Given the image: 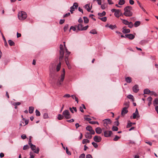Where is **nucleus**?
Listing matches in <instances>:
<instances>
[{"instance_id":"33","label":"nucleus","mask_w":158,"mask_h":158,"mask_svg":"<svg viewBox=\"0 0 158 158\" xmlns=\"http://www.w3.org/2000/svg\"><path fill=\"white\" fill-rule=\"evenodd\" d=\"M89 142L90 141L89 140L87 139H84L83 140L82 142V143L84 144L87 143H89Z\"/></svg>"},{"instance_id":"14","label":"nucleus","mask_w":158,"mask_h":158,"mask_svg":"<svg viewBox=\"0 0 158 158\" xmlns=\"http://www.w3.org/2000/svg\"><path fill=\"white\" fill-rule=\"evenodd\" d=\"M121 10H117L114 13L115 16L117 18H118L119 17V14L120 13L121 14V13H120Z\"/></svg>"},{"instance_id":"10","label":"nucleus","mask_w":158,"mask_h":158,"mask_svg":"<svg viewBox=\"0 0 158 158\" xmlns=\"http://www.w3.org/2000/svg\"><path fill=\"white\" fill-rule=\"evenodd\" d=\"M139 90L138 85H135L133 87V90L134 92L137 93Z\"/></svg>"},{"instance_id":"35","label":"nucleus","mask_w":158,"mask_h":158,"mask_svg":"<svg viewBox=\"0 0 158 158\" xmlns=\"http://www.w3.org/2000/svg\"><path fill=\"white\" fill-rule=\"evenodd\" d=\"M127 25H128V27L130 28H132L134 26V25L131 22H129V23Z\"/></svg>"},{"instance_id":"42","label":"nucleus","mask_w":158,"mask_h":158,"mask_svg":"<svg viewBox=\"0 0 158 158\" xmlns=\"http://www.w3.org/2000/svg\"><path fill=\"white\" fill-rule=\"evenodd\" d=\"M89 33L93 34H96L97 33L96 31L95 30H91Z\"/></svg>"},{"instance_id":"51","label":"nucleus","mask_w":158,"mask_h":158,"mask_svg":"<svg viewBox=\"0 0 158 158\" xmlns=\"http://www.w3.org/2000/svg\"><path fill=\"white\" fill-rule=\"evenodd\" d=\"M85 155L84 153L81 154L79 156V158H85Z\"/></svg>"},{"instance_id":"41","label":"nucleus","mask_w":158,"mask_h":158,"mask_svg":"<svg viewBox=\"0 0 158 158\" xmlns=\"http://www.w3.org/2000/svg\"><path fill=\"white\" fill-rule=\"evenodd\" d=\"M108 27L111 29L113 30L114 28H116V26L115 25H110V26H109Z\"/></svg>"},{"instance_id":"24","label":"nucleus","mask_w":158,"mask_h":158,"mask_svg":"<svg viewBox=\"0 0 158 158\" xmlns=\"http://www.w3.org/2000/svg\"><path fill=\"white\" fill-rule=\"evenodd\" d=\"M125 80L128 83H130L131 81V78L130 77H127L125 78Z\"/></svg>"},{"instance_id":"16","label":"nucleus","mask_w":158,"mask_h":158,"mask_svg":"<svg viewBox=\"0 0 158 158\" xmlns=\"http://www.w3.org/2000/svg\"><path fill=\"white\" fill-rule=\"evenodd\" d=\"M95 131L96 133L98 134H100L102 132V130L101 128L99 127H98L96 128Z\"/></svg>"},{"instance_id":"20","label":"nucleus","mask_w":158,"mask_h":158,"mask_svg":"<svg viewBox=\"0 0 158 158\" xmlns=\"http://www.w3.org/2000/svg\"><path fill=\"white\" fill-rule=\"evenodd\" d=\"M121 19L123 23L126 25H127L129 23V22L127 20L122 19Z\"/></svg>"},{"instance_id":"60","label":"nucleus","mask_w":158,"mask_h":158,"mask_svg":"<svg viewBox=\"0 0 158 158\" xmlns=\"http://www.w3.org/2000/svg\"><path fill=\"white\" fill-rule=\"evenodd\" d=\"M21 104V103L20 102H15L14 103V105L15 106H19Z\"/></svg>"},{"instance_id":"53","label":"nucleus","mask_w":158,"mask_h":158,"mask_svg":"<svg viewBox=\"0 0 158 158\" xmlns=\"http://www.w3.org/2000/svg\"><path fill=\"white\" fill-rule=\"evenodd\" d=\"M70 96H71L70 94H67L64 95L63 96V97L64 98H69L70 97Z\"/></svg>"},{"instance_id":"64","label":"nucleus","mask_w":158,"mask_h":158,"mask_svg":"<svg viewBox=\"0 0 158 158\" xmlns=\"http://www.w3.org/2000/svg\"><path fill=\"white\" fill-rule=\"evenodd\" d=\"M86 158H93L91 155L88 154L86 156Z\"/></svg>"},{"instance_id":"59","label":"nucleus","mask_w":158,"mask_h":158,"mask_svg":"<svg viewBox=\"0 0 158 158\" xmlns=\"http://www.w3.org/2000/svg\"><path fill=\"white\" fill-rule=\"evenodd\" d=\"M71 29H72L73 31H75L76 30V28L75 27H74L73 26H71L70 28V29L69 30L70 31Z\"/></svg>"},{"instance_id":"4","label":"nucleus","mask_w":158,"mask_h":158,"mask_svg":"<svg viewBox=\"0 0 158 158\" xmlns=\"http://www.w3.org/2000/svg\"><path fill=\"white\" fill-rule=\"evenodd\" d=\"M65 76V70L64 69H63V72L62 73L60 77H59L58 79L56 82V85L57 86H60L63 82L64 78Z\"/></svg>"},{"instance_id":"13","label":"nucleus","mask_w":158,"mask_h":158,"mask_svg":"<svg viewBox=\"0 0 158 158\" xmlns=\"http://www.w3.org/2000/svg\"><path fill=\"white\" fill-rule=\"evenodd\" d=\"M128 110H127V107H124L122 110L121 112V114L122 115H124L125 114L127 113L128 112Z\"/></svg>"},{"instance_id":"40","label":"nucleus","mask_w":158,"mask_h":158,"mask_svg":"<svg viewBox=\"0 0 158 158\" xmlns=\"http://www.w3.org/2000/svg\"><path fill=\"white\" fill-rule=\"evenodd\" d=\"M92 144L93 145L94 147L95 148H97L98 147V144L96 143L93 142L92 143Z\"/></svg>"},{"instance_id":"45","label":"nucleus","mask_w":158,"mask_h":158,"mask_svg":"<svg viewBox=\"0 0 158 158\" xmlns=\"http://www.w3.org/2000/svg\"><path fill=\"white\" fill-rule=\"evenodd\" d=\"M35 113L36 115L37 116H40V112L37 110H35Z\"/></svg>"},{"instance_id":"32","label":"nucleus","mask_w":158,"mask_h":158,"mask_svg":"<svg viewBox=\"0 0 158 158\" xmlns=\"http://www.w3.org/2000/svg\"><path fill=\"white\" fill-rule=\"evenodd\" d=\"M64 115H62L61 114H59L58 115L57 118L59 120H62L64 118Z\"/></svg>"},{"instance_id":"55","label":"nucleus","mask_w":158,"mask_h":158,"mask_svg":"<svg viewBox=\"0 0 158 158\" xmlns=\"http://www.w3.org/2000/svg\"><path fill=\"white\" fill-rule=\"evenodd\" d=\"M133 96L132 95H129L127 96V98L130 99H131L133 98Z\"/></svg>"},{"instance_id":"52","label":"nucleus","mask_w":158,"mask_h":158,"mask_svg":"<svg viewBox=\"0 0 158 158\" xmlns=\"http://www.w3.org/2000/svg\"><path fill=\"white\" fill-rule=\"evenodd\" d=\"M28 148H29V146L27 145H26L23 146V149L24 150H25L26 149H27Z\"/></svg>"},{"instance_id":"3","label":"nucleus","mask_w":158,"mask_h":158,"mask_svg":"<svg viewBox=\"0 0 158 158\" xmlns=\"http://www.w3.org/2000/svg\"><path fill=\"white\" fill-rule=\"evenodd\" d=\"M132 8L131 6H127L124 9V12L123 14L127 17H131L133 15V13L131 11Z\"/></svg>"},{"instance_id":"39","label":"nucleus","mask_w":158,"mask_h":158,"mask_svg":"<svg viewBox=\"0 0 158 158\" xmlns=\"http://www.w3.org/2000/svg\"><path fill=\"white\" fill-rule=\"evenodd\" d=\"M151 95H154L155 97H157L158 96L157 94L154 91H151Z\"/></svg>"},{"instance_id":"57","label":"nucleus","mask_w":158,"mask_h":158,"mask_svg":"<svg viewBox=\"0 0 158 158\" xmlns=\"http://www.w3.org/2000/svg\"><path fill=\"white\" fill-rule=\"evenodd\" d=\"M89 132H90V134L91 135H94L95 133V132L94 131L93 129H92V130L90 131Z\"/></svg>"},{"instance_id":"9","label":"nucleus","mask_w":158,"mask_h":158,"mask_svg":"<svg viewBox=\"0 0 158 158\" xmlns=\"http://www.w3.org/2000/svg\"><path fill=\"white\" fill-rule=\"evenodd\" d=\"M94 140L96 142H99L102 140V138L101 137L96 135L94 138Z\"/></svg>"},{"instance_id":"31","label":"nucleus","mask_w":158,"mask_h":158,"mask_svg":"<svg viewBox=\"0 0 158 158\" xmlns=\"http://www.w3.org/2000/svg\"><path fill=\"white\" fill-rule=\"evenodd\" d=\"M133 118L134 119H135L136 118V117L139 118V114H136L135 113H134L133 114Z\"/></svg>"},{"instance_id":"28","label":"nucleus","mask_w":158,"mask_h":158,"mask_svg":"<svg viewBox=\"0 0 158 158\" xmlns=\"http://www.w3.org/2000/svg\"><path fill=\"white\" fill-rule=\"evenodd\" d=\"M8 43L9 45L10 46H14L15 45L14 42L11 40H9L8 41Z\"/></svg>"},{"instance_id":"21","label":"nucleus","mask_w":158,"mask_h":158,"mask_svg":"<svg viewBox=\"0 0 158 158\" xmlns=\"http://www.w3.org/2000/svg\"><path fill=\"white\" fill-rule=\"evenodd\" d=\"M151 93V91L148 89H146L144 90V94H149Z\"/></svg>"},{"instance_id":"54","label":"nucleus","mask_w":158,"mask_h":158,"mask_svg":"<svg viewBox=\"0 0 158 158\" xmlns=\"http://www.w3.org/2000/svg\"><path fill=\"white\" fill-rule=\"evenodd\" d=\"M21 138L23 139H25L27 137L26 135L24 134H23L21 136Z\"/></svg>"},{"instance_id":"37","label":"nucleus","mask_w":158,"mask_h":158,"mask_svg":"<svg viewBox=\"0 0 158 158\" xmlns=\"http://www.w3.org/2000/svg\"><path fill=\"white\" fill-rule=\"evenodd\" d=\"M83 19L85 23H88L89 22V19L87 17H84Z\"/></svg>"},{"instance_id":"56","label":"nucleus","mask_w":158,"mask_h":158,"mask_svg":"<svg viewBox=\"0 0 158 158\" xmlns=\"http://www.w3.org/2000/svg\"><path fill=\"white\" fill-rule=\"evenodd\" d=\"M64 19H60L59 22L60 24H62L64 23Z\"/></svg>"},{"instance_id":"5","label":"nucleus","mask_w":158,"mask_h":158,"mask_svg":"<svg viewBox=\"0 0 158 158\" xmlns=\"http://www.w3.org/2000/svg\"><path fill=\"white\" fill-rule=\"evenodd\" d=\"M27 17L26 13L24 11L19 12L18 14V18L19 20H23Z\"/></svg>"},{"instance_id":"12","label":"nucleus","mask_w":158,"mask_h":158,"mask_svg":"<svg viewBox=\"0 0 158 158\" xmlns=\"http://www.w3.org/2000/svg\"><path fill=\"white\" fill-rule=\"evenodd\" d=\"M125 36L130 40H132L135 38L134 35L132 34H126L125 35Z\"/></svg>"},{"instance_id":"25","label":"nucleus","mask_w":158,"mask_h":158,"mask_svg":"<svg viewBox=\"0 0 158 158\" xmlns=\"http://www.w3.org/2000/svg\"><path fill=\"white\" fill-rule=\"evenodd\" d=\"M140 24V22L139 21H136L134 24L135 27H137L139 26Z\"/></svg>"},{"instance_id":"18","label":"nucleus","mask_w":158,"mask_h":158,"mask_svg":"<svg viewBox=\"0 0 158 158\" xmlns=\"http://www.w3.org/2000/svg\"><path fill=\"white\" fill-rule=\"evenodd\" d=\"M103 123L104 124H107L110 123V119L109 118L105 119L103 120Z\"/></svg>"},{"instance_id":"11","label":"nucleus","mask_w":158,"mask_h":158,"mask_svg":"<svg viewBox=\"0 0 158 158\" xmlns=\"http://www.w3.org/2000/svg\"><path fill=\"white\" fill-rule=\"evenodd\" d=\"M78 6V4L77 2H75L73 3V6L70 7V9L71 10H74L77 9Z\"/></svg>"},{"instance_id":"50","label":"nucleus","mask_w":158,"mask_h":158,"mask_svg":"<svg viewBox=\"0 0 158 158\" xmlns=\"http://www.w3.org/2000/svg\"><path fill=\"white\" fill-rule=\"evenodd\" d=\"M120 138V137L118 136L117 135H116L115 136V137L114 139V141H117Z\"/></svg>"},{"instance_id":"15","label":"nucleus","mask_w":158,"mask_h":158,"mask_svg":"<svg viewBox=\"0 0 158 158\" xmlns=\"http://www.w3.org/2000/svg\"><path fill=\"white\" fill-rule=\"evenodd\" d=\"M152 98L151 97H148L147 98V100L148 101V105L150 106L152 104Z\"/></svg>"},{"instance_id":"27","label":"nucleus","mask_w":158,"mask_h":158,"mask_svg":"<svg viewBox=\"0 0 158 158\" xmlns=\"http://www.w3.org/2000/svg\"><path fill=\"white\" fill-rule=\"evenodd\" d=\"M106 14V12L105 11H103L102 13H98V15L100 17H102L105 15Z\"/></svg>"},{"instance_id":"17","label":"nucleus","mask_w":158,"mask_h":158,"mask_svg":"<svg viewBox=\"0 0 158 158\" xmlns=\"http://www.w3.org/2000/svg\"><path fill=\"white\" fill-rule=\"evenodd\" d=\"M85 136L86 138L90 139L92 137V135L89 132L86 133L85 135Z\"/></svg>"},{"instance_id":"8","label":"nucleus","mask_w":158,"mask_h":158,"mask_svg":"<svg viewBox=\"0 0 158 158\" xmlns=\"http://www.w3.org/2000/svg\"><path fill=\"white\" fill-rule=\"evenodd\" d=\"M104 136L106 137H110L112 134V132L110 131H104Z\"/></svg>"},{"instance_id":"30","label":"nucleus","mask_w":158,"mask_h":158,"mask_svg":"<svg viewBox=\"0 0 158 158\" xmlns=\"http://www.w3.org/2000/svg\"><path fill=\"white\" fill-rule=\"evenodd\" d=\"M34 107L32 106H30L29 107V112L31 114L33 113L34 111Z\"/></svg>"},{"instance_id":"6","label":"nucleus","mask_w":158,"mask_h":158,"mask_svg":"<svg viewBox=\"0 0 158 158\" xmlns=\"http://www.w3.org/2000/svg\"><path fill=\"white\" fill-rule=\"evenodd\" d=\"M63 115L64 117L66 119H69L71 118V115L68 110H65L63 112Z\"/></svg>"},{"instance_id":"62","label":"nucleus","mask_w":158,"mask_h":158,"mask_svg":"<svg viewBox=\"0 0 158 158\" xmlns=\"http://www.w3.org/2000/svg\"><path fill=\"white\" fill-rule=\"evenodd\" d=\"M129 3L131 5H133L134 3V2L133 0H129Z\"/></svg>"},{"instance_id":"2","label":"nucleus","mask_w":158,"mask_h":158,"mask_svg":"<svg viewBox=\"0 0 158 158\" xmlns=\"http://www.w3.org/2000/svg\"><path fill=\"white\" fill-rule=\"evenodd\" d=\"M56 64H52L49 66L50 81L52 83H55L58 76L57 71H55Z\"/></svg>"},{"instance_id":"29","label":"nucleus","mask_w":158,"mask_h":158,"mask_svg":"<svg viewBox=\"0 0 158 158\" xmlns=\"http://www.w3.org/2000/svg\"><path fill=\"white\" fill-rule=\"evenodd\" d=\"M153 105L155 106L158 105V98H156L153 101Z\"/></svg>"},{"instance_id":"63","label":"nucleus","mask_w":158,"mask_h":158,"mask_svg":"<svg viewBox=\"0 0 158 158\" xmlns=\"http://www.w3.org/2000/svg\"><path fill=\"white\" fill-rule=\"evenodd\" d=\"M119 124V122L118 121H117L114 122V125L118 126Z\"/></svg>"},{"instance_id":"46","label":"nucleus","mask_w":158,"mask_h":158,"mask_svg":"<svg viewBox=\"0 0 158 158\" xmlns=\"http://www.w3.org/2000/svg\"><path fill=\"white\" fill-rule=\"evenodd\" d=\"M89 123L91 124H97L98 125L99 124V123L98 122H95V121H90L89 122Z\"/></svg>"},{"instance_id":"34","label":"nucleus","mask_w":158,"mask_h":158,"mask_svg":"<svg viewBox=\"0 0 158 158\" xmlns=\"http://www.w3.org/2000/svg\"><path fill=\"white\" fill-rule=\"evenodd\" d=\"M125 3V1L124 0H120L118 4L120 5H123Z\"/></svg>"},{"instance_id":"38","label":"nucleus","mask_w":158,"mask_h":158,"mask_svg":"<svg viewBox=\"0 0 158 158\" xmlns=\"http://www.w3.org/2000/svg\"><path fill=\"white\" fill-rule=\"evenodd\" d=\"M86 130L90 131L92 130L93 129L92 127L90 126H87L86 128Z\"/></svg>"},{"instance_id":"19","label":"nucleus","mask_w":158,"mask_h":158,"mask_svg":"<svg viewBox=\"0 0 158 158\" xmlns=\"http://www.w3.org/2000/svg\"><path fill=\"white\" fill-rule=\"evenodd\" d=\"M130 30L129 29H124L123 30L122 32L124 34L130 32Z\"/></svg>"},{"instance_id":"49","label":"nucleus","mask_w":158,"mask_h":158,"mask_svg":"<svg viewBox=\"0 0 158 158\" xmlns=\"http://www.w3.org/2000/svg\"><path fill=\"white\" fill-rule=\"evenodd\" d=\"M30 155L31 156V158H34L35 157L34 153L31 152H30Z\"/></svg>"},{"instance_id":"47","label":"nucleus","mask_w":158,"mask_h":158,"mask_svg":"<svg viewBox=\"0 0 158 158\" xmlns=\"http://www.w3.org/2000/svg\"><path fill=\"white\" fill-rule=\"evenodd\" d=\"M69 27V26L68 25L66 24V25L64 27V31H66V30L68 29V28Z\"/></svg>"},{"instance_id":"36","label":"nucleus","mask_w":158,"mask_h":158,"mask_svg":"<svg viewBox=\"0 0 158 158\" xmlns=\"http://www.w3.org/2000/svg\"><path fill=\"white\" fill-rule=\"evenodd\" d=\"M98 19L103 22H106L107 20V18L106 17H104L102 18H98Z\"/></svg>"},{"instance_id":"26","label":"nucleus","mask_w":158,"mask_h":158,"mask_svg":"<svg viewBox=\"0 0 158 158\" xmlns=\"http://www.w3.org/2000/svg\"><path fill=\"white\" fill-rule=\"evenodd\" d=\"M85 8L86 9L88 12H89L91 9L90 8L89 6V4H87L85 6Z\"/></svg>"},{"instance_id":"61","label":"nucleus","mask_w":158,"mask_h":158,"mask_svg":"<svg viewBox=\"0 0 158 158\" xmlns=\"http://www.w3.org/2000/svg\"><path fill=\"white\" fill-rule=\"evenodd\" d=\"M70 13L69 12L67 13H66L65 15H64V17H68L70 15Z\"/></svg>"},{"instance_id":"43","label":"nucleus","mask_w":158,"mask_h":158,"mask_svg":"<svg viewBox=\"0 0 158 158\" xmlns=\"http://www.w3.org/2000/svg\"><path fill=\"white\" fill-rule=\"evenodd\" d=\"M66 153L68 155H71V152L70 151H69L68 149L67 148H66Z\"/></svg>"},{"instance_id":"23","label":"nucleus","mask_w":158,"mask_h":158,"mask_svg":"<svg viewBox=\"0 0 158 158\" xmlns=\"http://www.w3.org/2000/svg\"><path fill=\"white\" fill-rule=\"evenodd\" d=\"M78 29L79 31H83V26L81 24H79L77 26Z\"/></svg>"},{"instance_id":"1","label":"nucleus","mask_w":158,"mask_h":158,"mask_svg":"<svg viewBox=\"0 0 158 158\" xmlns=\"http://www.w3.org/2000/svg\"><path fill=\"white\" fill-rule=\"evenodd\" d=\"M70 53V52L68 51V50H60V61L56 67V70L57 71H59L60 69L61 66V60H62L64 55H65V61L66 64L67 65H68L70 64L68 61V58L69 55Z\"/></svg>"},{"instance_id":"7","label":"nucleus","mask_w":158,"mask_h":158,"mask_svg":"<svg viewBox=\"0 0 158 158\" xmlns=\"http://www.w3.org/2000/svg\"><path fill=\"white\" fill-rule=\"evenodd\" d=\"M30 148L32 151H34V152L36 154H38L39 152L40 149L38 147L36 148V146L33 144H31L30 145Z\"/></svg>"},{"instance_id":"44","label":"nucleus","mask_w":158,"mask_h":158,"mask_svg":"<svg viewBox=\"0 0 158 158\" xmlns=\"http://www.w3.org/2000/svg\"><path fill=\"white\" fill-rule=\"evenodd\" d=\"M118 129V128L115 126H113L112 128V130L114 131H117Z\"/></svg>"},{"instance_id":"22","label":"nucleus","mask_w":158,"mask_h":158,"mask_svg":"<svg viewBox=\"0 0 158 158\" xmlns=\"http://www.w3.org/2000/svg\"><path fill=\"white\" fill-rule=\"evenodd\" d=\"M135 124V123H132L131 122L129 121V122L128 123V124L127 126V127L129 128V127H131L132 125H134V124Z\"/></svg>"},{"instance_id":"48","label":"nucleus","mask_w":158,"mask_h":158,"mask_svg":"<svg viewBox=\"0 0 158 158\" xmlns=\"http://www.w3.org/2000/svg\"><path fill=\"white\" fill-rule=\"evenodd\" d=\"M48 117V115L47 113H45L43 115V118L44 119L47 118Z\"/></svg>"},{"instance_id":"58","label":"nucleus","mask_w":158,"mask_h":158,"mask_svg":"<svg viewBox=\"0 0 158 158\" xmlns=\"http://www.w3.org/2000/svg\"><path fill=\"white\" fill-rule=\"evenodd\" d=\"M145 143L148 144H149V145H150V146H151L152 144V143L149 141H145Z\"/></svg>"}]
</instances>
